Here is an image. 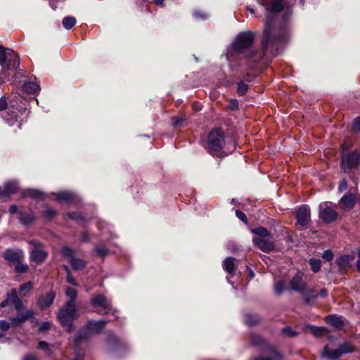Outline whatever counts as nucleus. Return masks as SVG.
I'll return each instance as SVG.
<instances>
[{"label": "nucleus", "mask_w": 360, "mask_h": 360, "mask_svg": "<svg viewBox=\"0 0 360 360\" xmlns=\"http://www.w3.org/2000/svg\"><path fill=\"white\" fill-rule=\"evenodd\" d=\"M9 304H13L16 310L20 311L23 308L22 300L18 297L17 291L15 289H13L11 294L8 295L7 300L3 301L0 306L4 308L8 306ZM34 315V312L32 310H27L26 312L22 313L19 311L18 316L14 317L11 322L13 325L18 326L21 323L26 321L27 320L32 319Z\"/></svg>", "instance_id": "f03ea898"}, {"label": "nucleus", "mask_w": 360, "mask_h": 360, "mask_svg": "<svg viewBox=\"0 0 360 360\" xmlns=\"http://www.w3.org/2000/svg\"><path fill=\"white\" fill-rule=\"evenodd\" d=\"M94 250L96 255L99 257H105L108 252V249L103 245H98L95 247Z\"/></svg>", "instance_id": "f704fd0d"}, {"label": "nucleus", "mask_w": 360, "mask_h": 360, "mask_svg": "<svg viewBox=\"0 0 360 360\" xmlns=\"http://www.w3.org/2000/svg\"><path fill=\"white\" fill-rule=\"evenodd\" d=\"M281 359V356L278 353H277L275 350H271V354L269 356L267 357H259L256 359V360H278Z\"/></svg>", "instance_id": "4c0bfd02"}, {"label": "nucleus", "mask_w": 360, "mask_h": 360, "mask_svg": "<svg viewBox=\"0 0 360 360\" xmlns=\"http://www.w3.org/2000/svg\"><path fill=\"white\" fill-rule=\"evenodd\" d=\"M309 264L314 272H318L321 269V261L316 259H310Z\"/></svg>", "instance_id": "e433bc0d"}, {"label": "nucleus", "mask_w": 360, "mask_h": 360, "mask_svg": "<svg viewBox=\"0 0 360 360\" xmlns=\"http://www.w3.org/2000/svg\"><path fill=\"white\" fill-rule=\"evenodd\" d=\"M18 185L15 181H7L4 184V193L11 194L16 192Z\"/></svg>", "instance_id": "cd10ccee"}, {"label": "nucleus", "mask_w": 360, "mask_h": 360, "mask_svg": "<svg viewBox=\"0 0 360 360\" xmlns=\"http://www.w3.org/2000/svg\"><path fill=\"white\" fill-rule=\"evenodd\" d=\"M193 15L196 18H200L202 20L205 19L207 17V15L206 13H202L198 11L194 12Z\"/></svg>", "instance_id": "13d9d810"}, {"label": "nucleus", "mask_w": 360, "mask_h": 360, "mask_svg": "<svg viewBox=\"0 0 360 360\" xmlns=\"http://www.w3.org/2000/svg\"><path fill=\"white\" fill-rule=\"evenodd\" d=\"M38 347L39 349H46L47 350V354H50L51 352H49L50 351V349H49V344L45 341H40L39 342V345H38Z\"/></svg>", "instance_id": "de8ad7c7"}, {"label": "nucleus", "mask_w": 360, "mask_h": 360, "mask_svg": "<svg viewBox=\"0 0 360 360\" xmlns=\"http://www.w3.org/2000/svg\"><path fill=\"white\" fill-rule=\"evenodd\" d=\"M257 322L256 319H253L251 315H246L245 317V323L248 326H252Z\"/></svg>", "instance_id": "49530a36"}, {"label": "nucleus", "mask_w": 360, "mask_h": 360, "mask_svg": "<svg viewBox=\"0 0 360 360\" xmlns=\"http://www.w3.org/2000/svg\"><path fill=\"white\" fill-rule=\"evenodd\" d=\"M283 333L288 337H294L297 335V333L289 327L284 328L283 329Z\"/></svg>", "instance_id": "c03bdc74"}, {"label": "nucleus", "mask_w": 360, "mask_h": 360, "mask_svg": "<svg viewBox=\"0 0 360 360\" xmlns=\"http://www.w3.org/2000/svg\"><path fill=\"white\" fill-rule=\"evenodd\" d=\"M297 223L301 226H307L310 221V209L307 205L301 206L297 212Z\"/></svg>", "instance_id": "4468645a"}, {"label": "nucleus", "mask_w": 360, "mask_h": 360, "mask_svg": "<svg viewBox=\"0 0 360 360\" xmlns=\"http://www.w3.org/2000/svg\"><path fill=\"white\" fill-rule=\"evenodd\" d=\"M0 65L4 70H14L20 65L19 56L12 49L0 45Z\"/></svg>", "instance_id": "20e7f679"}, {"label": "nucleus", "mask_w": 360, "mask_h": 360, "mask_svg": "<svg viewBox=\"0 0 360 360\" xmlns=\"http://www.w3.org/2000/svg\"><path fill=\"white\" fill-rule=\"evenodd\" d=\"M26 116L25 108H9L7 111V116L4 117V119L11 125H13L15 122H18V127L20 128L22 125V121Z\"/></svg>", "instance_id": "9d476101"}, {"label": "nucleus", "mask_w": 360, "mask_h": 360, "mask_svg": "<svg viewBox=\"0 0 360 360\" xmlns=\"http://www.w3.org/2000/svg\"><path fill=\"white\" fill-rule=\"evenodd\" d=\"M67 281L75 286L77 285L76 280L72 277V276L70 273H68L67 275Z\"/></svg>", "instance_id": "6e6d98bb"}, {"label": "nucleus", "mask_w": 360, "mask_h": 360, "mask_svg": "<svg viewBox=\"0 0 360 360\" xmlns=\"http://www.w3.org/2000/svg\"><path fill=\"white\" fill-rule=\"evenodd\" d=\"M235 259L233 257H227L223 262L224 269L229 274H232L235 269Z\"/></svg>", "instance_id": "a878e982"}, {"label": "nucleus", "mask_w": 360, "mask_h": 360, "mask_svg": "<svg viewBox=\"0 0 360 360\" xmlns=\"http://www.w3.org/2000/svg\"><path fill=\"white\" fill-rule=\"evenodd\" d=\"M10 328V323L1 320L0 321V330L3 331L7 330Z\"/></svg>", "instance_id": "3c124183"}, {"label": "nucleus", "mask_w": 360, "mask_h": 360, "mask_svg": "<svg viewBox=\"0 0 360 360\" xmlns=\"http://www.w3.org/2000/svg\"><path fill=\"white\" fill-rule=\"evenodd\" d=\"M323 356L329 359H338L342 356L339 347L336 349H330L328 346L324 347Z\"/></svg>", "instance_id": "b1692460"}, {"label": "nucleus", "mask_w": 360, "mask_h": 360, "mask_svg": "<svg viewBox=\"0 0 360 360\" xmlns=\"http://www.w3.org/2000/svg\"><path fill=\"white\" fill-rule=\"evenodd\" d=\"M60 252L63 257L69 259V262L74 270H82L86 266L87 262L81 258L76 257L75 256V251L71 248L64 246L61 248Z\"/></svg>", "instance_id": "0eeeda50"}, {"label": "nucleus", "mask_w": 360, "mask_h": 360, "mask_svg": "<svg viewBox=\"0 0 360 360\" xmlns=\"http://www.w3.org/2000/svg\"><path fill=\"white\" fill-rule=\"evenodd\" d=\"M225 141L221 129L211 131L208 136V148L212 151H219L224 147Z\"/></svg>", "instance_id": "6e6552de"}, {"label": "nucleus", "mask_w": 360, "mask_h": 360, "mask_svg": "<svg viewBox=\"0 0 360 360\" xmlns=\"http://www.w3.org/2000/svg\"><path fill=\"white\" fill-rule=\"evenodd\" d=\"M77 318V309L76 304H68L65 303L60 307L57 314V319L63 326H68V332H71L72 323Z\"/></svg>", "instance_id": "39448f33"}, {"label": "nucleus", "mask_w": 360, "mask_h": 360, "mask_svg": "<svg viewBox=\"0 0 360 360\" xmlns=\"http://www.w3.org/2000/svg\"><path fill=\"white\" fill-rule=\"evenodd\" d=\"M251 341L254 345H259L262 342V339L258 335H252Z\"/></svg>", "instance_id": "603ef678"}, {"label": "nucleus", "mask_w": 360, "mask_h": 360, "mask_svg": "<svg viewBox=\"0 0 360 360\" xmlns=\"http://www.w3.org/2000/svg\"><path fill=\"white\" fill-rule=\"evenodd\" d=\"M338 212L331 208L328 202H321L319 205V217L326 223H331L338 218Z\"/></svg>", "instance_id": "9b49d317"}, {"label": "nucleus", "mask_w": 360, "mask_h": 360, "mask_svg": "<svg viewBox=\"0 0 360 360\" xmlns=\"http://www.w3.org/2000/svg\"><path fill=\"white\" fill-rule=\"evenodd\" d=\"M7 77H8L7 71L3 70L0 73V85L4 82V79Z\"/></svg>", "instance_id": "680f3d73"}, {"label": "nucleus", "mask_w": 360, "mask_h": 360, "mask_svg": "<svg viewBox=\"0 0 360 360\" xmlns=\"http://www.w3.org/2000/svg\"><path fill=\"white\" fill-rule=\"evenodd\" d=\"M291 11L290 10H288L285 12L284 15H283V21L285 22L288 18L291 15Z\"/></svg>", "instance_id": "e2e57ef3"}, {"label": "nucleus", "mask_w": 360, "mask_h": 360, "mask_svg": "<svg viewBox=\"0 0 360 360\" xmlns=\"http://www.w3.org/2000/svg\"><path fill=\"white\" fill-rule=\"evenodd\" d=\"M252 241L259 249L265 252H270L275 248L274 243L269 239L253 238Z\"/></svg>", "instance_id": "2eb2a0df"}, {"label": "nucleus", "mask_w": 360, "mask_h": 360, "mask_svg": "<svg viewBox=\"0 0 360 360\" xmlns=\"http://www.w3.org/2000/svg\"><path fill=\"white\" fill-rule=\"evenodd\" d=\"M33 288V283L30 281L20 285L19 294L20 296H25L26 293L30 292Z\"/></svg>", "instance_id": "473e14b6"}, {"label": "nucleus", "mask_w": 360, "mask_h": 360, "mask_svg": "<svg viewBox=\"0 0 360 360\" xmlns=\"http://www.w3.org/2000/svg\"><path fill=\"white\" fill-rule=\"evenodd\" d=\"M184 121V120L182 118H180V117H173L172 118V124L174 125V127H178L179 125H180L182 122Z\"/></svg>", "instance_id": "4d7b16f0"}, {"label": "nucleus", "mask_w": 360, "mask_h": 360, "mask_svg": "<svg viewBox=\"0 0 360 360\" xmlns=\"http://www.w3.org/2000/svg\"><path fill=\"white\" fill-rule=\"evenodd\" d=\"M352 257L349 255H342L337 259V264L341 270L347 269L349 266V262Z\"/></svg>", "instance_id": "393cba45"}, {"label": "nucleus", "mask_w": 360, "mask_h": 360, "mask_svg": "<svg viewBox=\"0 0 360 360\" xmlns=\"http://www.w3.org/2000/svg\"><path fill=\"white\" fill-rule=\"evenodd\" d=\"M340 352L342 354L352 353L356 350V347L348 342H345L343 344L340 345L339 347Z\"/></svg>", "instance_id": "c85d7f7f"}, {"label": "nucleus", "mask_w": 360, "mask_h": 360, "mask_svg": "<svg viewBox=\"0 0 360 360\" xmlns=\"http://www.w3.org/2000/svg\"><path fill=\"white\" fill-rule=\"evenodd\" d=\"M300 294L304 300L306 304L310 305L314 304L318 297L315 290L313 288H309L308 287H307Z\"/></svg>", "instance_id": "412c9836"}, {"label": "nucleus", "mask_w": 360, "mask_h": 360, "mask_svg": "<svg viewBox=\"0 0 360 360\" xmlns=\"http://www.w3.org/2000/svg\"><path fill=\"white\" fill-rule=\"evenodd\" d=\"M238 106V101L236 100H233V101H231L230 102L229 108L232 110H234L237 109Z\"/></svg>", "instance_id": "bf43d9fd"}, {"label": "nucleus", "mask_w": 360, "mask_h": 360, "mask_svg": "<svg viewBox=\"0 0 360 360\" xmlns=\"http://www.w3.org/2000/svg\"><path fill=\"white\" fill-rule=\"evenodd\" d=\"M310 329H311V333L313 334H314L315 335H321L323 334V328L315 327V326H311L310 328Z\"/></svg>", "instance_id": "09e8293b"}, {"label": "nucleus", "mask_w": 360, "mask_h": 360, "mask_svg": "<svg viewBox=\"0 0 360 360\" xmlns=\"http://www.w3.org/2000/svg\"><path fill=\"white\" fill-rule=\"evenodd\" d=\"M15 271L20 274H22L26 272L28 270L27 265L20 264L19 262H16V265L15 267Z\"/></svg>", "instance_id": "ea45409f"}, {"label": "nucleus", "mask_w": 360, "mask_h": 360, "mask_svg": "<svg viewBox=\"0 0 360 360\" xmlns=\"http://www.w3.org/2000/svg\"><path fill=\"white\" fill-rule=\"evenodd\" d=\"M236 217L240 219L241 221H243V222H245V224H248V219H247V217L245 215V213H243L242 211H240V210H236Z\"/></svg>", "instance_id": "a18cd8bd"}, {"label": "nucleus", "mask_w": 360, "mask_h": 360, "mask_svg": "<svg viewBox=\"0 0 360 360\" xmlns=\"http://www.w3.org/2000/svg\"><path fill=\"white\" fill-rule=\"evenodd\" d=\"M360 163V151L354 150L344 155L341 159L340 167L345 173H349L358 168Z\"/></svg>", "instance_id": "423d86ee"}, {"label": "nucleus", "mask_w": 360, "mask_h": 360, "mask_svg": "<svg viewBox=\"0 0 360 360\" xmlns=\"http://www.w3.org/2000/svg\"><path fill=\"white\" fill-rule=\"evenodd\" d=\"M56 214V211L53 209H46L43 212V215L46 219H51Z\"/></svg>", "instance_id": "a19ab883"}, {"label": "nucleus", "mask_w": 360, "mask_h": 360, "mask_svg": "<svg viewBox=\"0 0 360 360\" xmlns=\"http://www.w3.org/2000/svg\"><path fill=\"white\" fill-rule=\"evenodd\" d=\"M283 0H265L264 2L265 8L267 11V18L264 24V37L262 42L263 51L265 52L269 47L272 49L280 44L283 42L286 39V31L281 29L278 34H275V28L274 27V15L280 12L283 6ZM273 52V50H271Z\"/></svg>", "instance_id": "f257e3e1"}, {"label": "nucleus", "mask_w": 360, "mask_h": 360, "mask_svg": "<svg viewBox=\"0 0 360 360\" xmlns=\"http://www.w3.org/2000/svg\"><path fill=\"white\" fill-rule=\"evenodd\" d=\"M107 321H89L86 325V329L91 333H99L106 324Z\"/></svg>", "instance_id": "aec40b11"}, {"label": "nucleus", "mask_w": 360, "mask_h": 360, "mask_svg": "<svg viewBox=\"0 0 360 360\" xmlns=\"http://www.w3.org/2000/svg\"><path fill=\"white\" fill-rule=\"evenodd\" d=\"M307 287L303 280V274L297 272L295 276L290 281V288L295 292L301 293Z\"/></svg>", "instance_id": "ddd939ff"}, {"label": "nucleus", "mask_w": 360, "mask_h": 360, "mask_svg": "<svg viewBox=\"0 0 360 360\" xmlns=\"http://www.w3.org/2000/svg\"><path fill=\"white\" fill-rule=\"evenodd\" d=\"M323 258L326 259L327 261H330L333 258V254L332 251L329 250L324 251L323 254Z\"/></svg>", "instance_id": "8fccbe9b"}, {"label": "nucleus", "mask_w": 360, "mask_h": 360, "mask_svg": "<svg viewBox=\"0 0 360 360\" xmlns=\"http://www.w3.org/2000/svg\"><path fill=\"white\" fill-rule=\"evenodd\" d=\"M347 188V181L345 179H343L341 180L340 183V185H339V191L340 192H342L344 191H345Z\"/></svg>", "instance_id": "864d4df0"}, {"label": "nucleus", "mask_w": 360, "mask_h": 360, "mask_svg": "<svg viewBox=\"0 0 360 360\" xmlns=\"http://www.w3.org/2000/svg\"><path fill=\"white\" fill-rule=\"evenodd\" d=\"M255 36L252 32L240 33L233 43V50L238 53H245L247 58H252L254 52L250 50Z\"/></svg>", "instance_id": "7ed1b4c3"}, {"label": "nucleus", "mask_w": 360, "mask_h": 360, "mask_svg": "<svg viewBox=\"0 0 360 360\" xmlns=\"http://www.w3.org/2000/svg\"><path fill=\"white\" fill-rule=\"evenodd\" d=\"M76 23V19L74 17L66 16L63 19L62 24L66 30L72 29Z\"/></svg>", "instance_id": "2f4dec72"}, {"label": "nucleus", "mask_w": 360, "mask_h": 360, "mask_svg": "<svg viewBox=\"0 0 360 360\" xmlns=\"http://www.w3.org/2000/svg\"><path fill=\"white\" fill-rule=\"evenodd\" d=\"M34 248L30 252L31 259L37 264L42 263L47 257L46 252L42 248L41 243L32 241Z\"/></svg>", "instance_id": "f8f14e48"}, {"label": "nucleus", "mask_w": 360, "mask_h": 360, "mask_svg": "<svg viewBox=\"0 0 360 360\" xmlns=\"http://www.w3.org/2000/svg\"><path fill=\"white\" fill-rule=\"evenodd\" d=\"M9 212L11 213V214H15L18 212V207L16 205H11L10 207H9Z\"/></svg>", "instance_id": "69168bd1"}, {"label": "nucleus", "mask_w": 360, "mask_h": 360, "mask_svg": "<svg viewBox=\"0 0 360 360\" xmlns=\"http://www.w3.org/2000/svg\"><path fill=\"white\" fill-rule=\"evenodd\" d=\"M356 202V196L352 193L344 195L340 200V207L344 210H352L354 207Z\"/></svg>", "instance_id": "dca6fc26"}, {"label": "nucleus", "mask_w": 360, "mask_h": 360, "mask_svg": "<svg viewBox=\"0 0 360 360\" xmlns=\"http://www.w3.org/2000/svg\"><path fill=\"white\" fill-rule=\"evenodd\" d=\"M56 294L54 292L51 291L46 295H41L39 297L37 304L41 309H46L51 306L53 302Z\"/></svg>", "instance_id": "f3484780"}, {"label": "nucleus", "mask_w": 360, "mask_h": 360, "mask_svg": "<svg viewBox=\"0 0 360 360\" xmlns=\"http://www.w3.org/2000/svg\"><path fill=\"white\" fill-rule=\"evenodd\" d=\"M22 360H37V359L33 355L28 354L25 356Z\"/></svg>", "instance_id": "338daca9"}, {"label": "nucleus", "mask_w": 360, "mask_h": 360, "mask_svg": "<svg viewBox=\"0 0 360 360\" xmlns=\"http://www.w3.org/2000/svg\"><path fill=\"white\" fill-rule=\"evenodd\" d=\"M248 86L247 84H245L244 82H240L238 84L237 92L239 95L243 96L246 93V91H248Z\"/></svg>", "instance_id": "58836bf2"}, {"label": "nucleus", "mask_w": 360, "mask_h": 360, "mask_svg": "<svg viewBox=\"0 0 360 360\" xmlns=\"http://www.w3.org/2000/svg\"><path fill=\"white\" fill-rule=\"evenodd\" d=\"M251 231L252 233L260 236L262 238L271 236V234L269 233V231L263 226L252 229Z\"/></svg>", "instance_id": "7c9ffc66"}, {"label": "nucleus", "mask_w": 360, "mask_h": 360, "mask_svg": "<svg viewBox=\"0 0 360 360\" xmlns=\"http://www.w3.org/2000/svg\"><path fill=\"white\" fill-rule=\"evenodd\" d=\"M51 327V323L49 322H44L41 323V325L39 327L40 331H46L48 330Z\"/></svg>", "instance_id": "5fc2aeb1"}, {"label": "nucleus", "mask_w": 360, "mask_h": 360, "mask_svg": "<svg viewBox=\"0 0 360 360\" xmlns=\"http://www.w3.org/2000/svg\"><path fill=\"white\" fill-rule=\"evenodd\" d=\"M90 303L94 308L99 309L100 313L103 311L104 314H106L113 310L111 301L102 294L93 295L90 300Z\"/></svg>", "instance_id": "1a4fd4ad"}, {"label": "nucleus", "mask_w": 360, "mask_h": 360, "mask_svg": "<svg viewBox=\"0 0 360 360\" xmlns=\"http://www.w3.org/2000/svg\"><path fill=\"white\" fill-rule=\"evenodd\" d=\"M67 216H68V218H70L71 219L81 220V221L84 220V218L82 217V215L80 214H79V213H77V212H70V213H68Z\"/></svg>", "instance_id": "37998d69"}, {"label": "nucleus", "mask_w": 360, "mask_h": 360, "mask_svg": "<svg viewBox=\"0 0 360 360\" xmlns=\"http://www.w3.org/2000/svg\"><path fill=\"white\" fill-rule=\"evenodd\" d=\"M39 89V86L38 84L33 82H25L23 84V89L25 91L29 94H34Z\"/></svg>", "instance_id": "bb28decb"}, {"label": "nucleus", "mask_w": 360, "mask_h": 360, "mask_svg": "<svg viewBox=\"0 0 360 360\" xmlns=\"http://www.w3.org/2000/svg\"><path fill=\"white\" fill-rule=\"evenodd\" d=\"M20 221L24 224H28L34 219L33 213H20Z\"/></svg>", "instance_id": "72a5a7b5"}, {"label": "nucleus", "mask_w": 360, "mask_h": 360, "mask_svg": "<svg viewBox=\"0 0 360 360\" xmlns=\"http://www.w3.org/2000/svg\"><path fill=\"white\" fill-rule=\"evenodd\" d=\"M354 131L359 135H360V117H356L353 124Z\"/></svg>", "instance_id": "79ce46f5"}, {"label": "nucleus", "mask_w": 360, "mask_h": 360, "mask_svg": "<svg viewBox=\"0 0 360 360\" xmlns=\"http://www.w3.org/2000/svg\"><path fill=\"white\" fill-rule=\"evenodd\" d=\"M285 289V283L282 281H278L274 284V291L276 295H281Z\"/></svg>", "instance_id": "c9c22d12"}, {"label": "nucleus", "mask_w": 360, "mask_h": 360, "mask_svg": "<svg viewBox=\"0 0 360 360\" xmlns=\"http://www.w3.org/2000/svg\"><path fill=\"white\" fill-rule=\"evenodd\" d=\"M65 294L70 298V300L66 303L68 304H75V300L77 297V290L70 288H67Z\"/></svg>", "instance_id": "c756f323"}, {"label": "nucleus", "mask_w": 360, "mask_h": 360, "mask_svg": "<svg viewBox=\"0 0 360 360\" xmlns=\"http://www.w3.org/2000/svg\"><path fill=\"white\" fill-rule=\"evenodd\" d=\"M45 195V193L37 189L28 188L22 192L23 198L29 197L33 199H41Z\"/></svg>", "instance_id": "5701e85b"}, {"label": "nucleus", "mask_w": 360, "mask_h": 360, "mask_svg": "<svg viewBox=\"0 0 360 360\" xmlns=\"http://www.w3.org/2000/svg\"><path fill=\"white\" fill-rule=\"evenodd\" d=\"M327 295H328V290L326 288L321 289L319 292V296L321 297H326Z\"/></svg>", "instance_id": "0e129e2a"}, {"label": "nucleus", "mask_w": 360, "mask_h": 360, "mask_svg": "<svg viewBox=\"0 0 360 360\" xmlns=\"http://www.w3.org/2000/svg\"><path fill=\"white\" fill-rule=\"evenodd\" d=\"M7 103L5 99L1 98L0 99V111L4 110L6 109Z\"/></svg>", "instance_id": "052dcab7"}, {"label": "nucleus", "mask_w": 360, "mask_h": 360, "mask_svg": "<svg viewBox=\"0 0 360 360\" xmlns=\"http://www.w3.org/2000/svg\"><path fill=\"white\" fill-rule=\"evenodd\" d=\"M4 259L8 262L16 263L19 262L23 257L22 252L20 250H14L7 249L3 255Z\"/></svg>", "instance_id": "a211bd4d"}, {"label": "nucleus", "mask_w": 360, "mask_h": 360, "mask_svg": "<svg viewBox=\"0 0 360 360\" xmlns=\"http://www.w3.org/2000/svg\"><path fill=\"white\" fill-rule=\"evenodd\" d=\"M51 195L56 196L54 200L60 202H73L76 199V195L75 193L70 191H60L57 193H51Z\"/></svg>", "instance_id": "6ab92c4d"}, {"label": "nucleus", "mask_w": 360, "mask_h": 360, "mask_svg": "<svg viewBox=\"0 0 360 360\" xmlns=\"http://www.w3.org/2000/svg\"><path fill=\"white\" fill-rule=\"evenodd\" d=\"M358 254V259L356 261V268L359 271H360V250L357 252Z\"/></svg>", "instance_id": "774afa93"}, {"label": "nucleus", "mask_w": 360, "mask_h": 360, "mask_svg": "<svg viewBox=\"0 0 360 360\" xmlns=\"http://www.w3.org/2000/svg\"><path fill=\"white\" fill-rule=\"evenodd\" d=\"M326 321L337 328H342L344 326V320L342 316L337 315H330L326 318Z\"/></svg>", "instance_id": "4be33fe9"}]
</instances>
